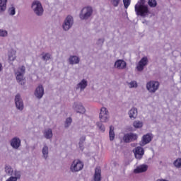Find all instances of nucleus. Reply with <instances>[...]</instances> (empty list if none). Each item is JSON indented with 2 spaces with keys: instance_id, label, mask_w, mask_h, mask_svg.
Returning <instances> with one entry per match:
<instances>
[{
  "instance_id": "obj_1",
  "label": "nucleus",
  "mask_w": 181,
  "mask_h": 181,
  "mask_svg": "<svg viewBox=\"0 0 181 181\" xmlns=\"http://www.w3.org/2000/svg\"><path fill=\"white\" fill-rule=\"evenodd\" d=\"M136 14L138 16H146L149 13L148 6L145 5V0H139L134 6Z\"/></svg>"
},
{
  "instance_id": "obj_2",
  "label": "nucleus",
  "mask_w": 181,
  "mask_h": 181,
  "mask_svg": "<svg viewBox=\"0 0 181 181\" xmlns=\"http://www.w3.org/2000/svg\"><path fill=\"white\" fill-rule=\"evenodd\" d=\"M25 70L26 69L25 68V66H22L18 68V71L16 72V78L18 83H21V86H23L26 83L25 77L23 76Z\"/></svg>"
},
{
  "instance_id": "obj_3",
  "label": "nucleus",
  "mask_w": 181,
  "mask_h": 181,
  "mask_svg": "<svg viewBox=\"0 0 181 181\" xmlns=\"http://www.w3.org/2000/svg\"><path fill=\"white\" fill-rule=\"evenodd\" d=\"M32 8L33 9L35 13L38 16L43 15V7L42 6V4L39 1H33L32 4Z\"/></svg>"
},
{
  "instance_id": "obj_4",
  "label": "nucleus",
  "mask_w": 181,
  "mask_h": 181,
  "mask_svg": "<svg viewBox=\"0 0 181 181\" xmlns=\"http://www.w3.org/2000/svg\"><path fill=\"white\" fill-rule=\"evenodd\" d=\"M84 168V163L80 160H75L71 165V172H80Z\"/></svg>"
},
{
  "instance_id": "obj_5",
  "label": "nucleus",
  "mask_w": 181,
  "mask_h": 181,
  "mask_svg": "<svg viewBox=\"0 0 181 181\" xmlns=\"http://www.w3.org/2000/svg\"><path fill=\"white\" fill-rule=\"evenodd\" d=\"M93 13V8L91 7H85L82 9L80 14V18L82 20L88 19Z\"/></svg>"
},
{
  "instance_id": "obj_6",
  "label": "nucleus",
  "mask_w": 181,
  "mask_h": 181,
  "mask_svg": "<svg viewBox=\"0 0 181 181\" xmlns=\"http://www.w3.org/2000/svg\"><path fill=\"white\" fill-rule=\"evenodd\" d=\"M99 118L102 122H107L108 118H110L108 115V110L105 107L100 109V113L99 115Z\"/></svg>"
},
{
  "instance_id": "obj_7",
  "label": "nucleus",
  "mask_w": 181,
  "mask_h": 181,
  "mask_svg": "<svg viewBox=\"0 0 181 181\" xmlns=\"http://www.w3.org/2000/svg\"><path fill=\"white\" fill-rule=\"evenodd\" d=\"M146 88L150 93H155L159 88V82L150 81L146 84Z\"/></svg>"
},
{
  "instance_id": "obj_8",
  "label": "nucleus",
  "mask_w": 181,
  "mask_h": 181,
  "mask_svg": "<svg viewBox=\"0 0 181 181\" xmlns=\"http://www.w3.org/2000/svg\"><path fill=\"white\" fill-rule=\"evenodd\" d=\"M138 139V134L134 133L127 134L124 136L123 140L126 143L134 142Z\"/></svg>"
},
{
  "instance_id": "obj_9",
  "label": "nucleus",
  "mask_w": 181,
  "mask_h": 181,
  "mask_svg": "<svg viewBox=\"0 0 181 181\" xmlns=\"http://www.w3.org/2000/svg\"><path fill=\"white\" fill-rule=\"evenodd\" d=\"M74 20L73 17L71 16H68L64 21V23L63 24L64 30H69L71 26H73Z\"/></svg>"
},
{
  "instance_id": "obj_10",
  "label": "nucleus",
  "mask_w": 181,
  "mask_h": 181,
  "mask_svg": "<svg viewBox=\"0 0 181 181\" xmlns=\"http://www.w3.org/2000/svg\"><path fill=\"white\" fill-rule=\"evenodd\" d=\"M148 64V58L143 57L139 62L136 69L138 71H142L144 70V67Z\"/></svg>"
},
{
  "instance_id": "obj_11",
  "label": "nucleus",
  "mask_w": 181,
  "mask_h": 181,
  "mask_svg": "<svg viewBox=\"0 0 181 181\" xmlns=\"http://www.w3.org/2000/svg\"><path fill=\"white\" fill-rule=\"evenodd\" d=\"M15 103L18 110H20L21 111H22V110H23V102L22 101V99H21L20 94H17L16 95Z\"/></svg>"
},
{
  "instance_id": "obj_12",
  "label": "nucleus",
  "mask_w": 181,
  "mask_h": 181,
  "mask_svg": "<svg viewBox=\"0 0 181 181\" xmlns=\"http://www.w3.org/2000/svg\"><path fill=\"white\" fill-rule=\"evenodd\" d=\"M44 94H45V89L43 88V86L42 85L38 86V87L35 89V97H37V98H42Z\"/></svg>"
},
{
  "instance_id": "obj_13",
  "label": "nucleus",
  "mask_w": 181,
  "mask_h": 181,
  "mask_svg": "<svg viewBox=\"0 0 181 181\" xmlns=\"http://www.w3.org/2000/svg\"><path fill=\"white\" fill-rule=\"evenodd\" d=\"M115 67L119 70H122L127 67V62L122 59H118L115 63Z\"/></svg>"
},
{
  "instance_id": "obj_14",
  "label": "nucleus",
  "mask_w": 181,
  "mask_h": 181,
  "mask_svg": "<svg viewBox=\"0 0 181 181\" xmlns=\"http://www.w3.org/2000/svg\"><path fill=\"white\" fill-rule=\"evenodd\" d=\"M152 141V136L147 134L143 136L141 143L140 144L141 146H145L147 144H149Z\"/></svg>"
},
{
  "instance_id": "obj_15",
  "label": "nucleus",
  "mask_w": 181,
  "mask_h": 181,
  "mask_svg": "<svg viewBox=\"0 0 181 181\" xmlns=\"http://www.w3.org/2000/svg\"><path fill=\"white\" fill-rule=\"evenodd\" d=\"M144 153L145 151L142 147H136L134 152L136 159H142Z\"/></svg>"
},
{
  "instance_id": "obj_16",
  "label": "nucleus",
  "mask_w": 181,
  "mask_h": 181,
  "mask_svg": "<svg viewBox=\"0 0 181 181\" xmlns=\"http://www.w3.org/2000/svg\"><path fill=\"white\" fill-rule=\"evenodd\" d=\"M11 145L14 149H18L21 146V139L17 137H14L11 141Z\"/></svg>"
},
{
  "instance_id": "obj_17",
  "label": "nucleus",
  "mask_w": 181,
  "mask_h": 181,
  "mask_svg": "<svg viewBox=\"0 0 181 181\" xmlns=\"http://www.w3.org/2000/svg\"><path fill=\"white\" fill-rule=\"evenodd\" d=\"M94 180L101 181V168L100 167H97L95 170Z\"/></svg>"
},
{
  "instance_id": "obj_18",
  "label": "nucleus",
  "mask_w": 181,
  "mask_h": 181,
  "mask_svg": "<svg viewBox=\"0 0 181 181\" xmlns=\"http://www.w3.org/2000/svg\"><path fill=\"white\" fill-rule=\"evenodd\" d=\"M74 108L76 112H79V114H84L86 112V108L81 105H77L74 103Z\"/></svg>"
},
{
  "instance_id": "obj_19",
  "label": "nucleus",
  "mask_w": 181,
  "mask_h": 181,
  "mask_svg": "<svg viewBox=\"0 0 181 181\" xmlns=\"http://www.w3.org/2000/svg\"><path fill=\"white\" fill-rule=\"evenodd\" d=\"M148 170V165H142L134 169V173H142L144 172H146Z\"/></svg>"
},
{
  "instance_id": "obj_20",
  "label": "nucleus",
  "mask_w": 181,
  "mask_h": 181,
  "mask_svg": "<svg viewBox=\"0 0 181 181\" xmlns=\"http://www.w3.org/2000/svg\"><path fill=\"white\" fill-rule=\"evenodd\" d=\"M129 118H131V119H135V118H136V116L138 115V110L136 108H132L129 112Z\"/></svg>"
},
{
  "instance_id": "obj_21",
  "label": "nucleus",
  "mask_w": 181,
  "mask_h": 181,
  "mask_svg": "<svg viewBox=\"0 0 181 181\" xmlns=\"http://www.w3.org/2000/svg\"><path fill=\"white\" fill-rule=\"evenodd\" d=\"M80 62V59L77 56H72L69 58L70 64H77Z\"/></svg>"
},
{
  "instance_id": "obj_22",
  "label": "nucleus",
  "mask_w": 181,
  "mask_h": 181,
  "mask_svg": "<svg viewBox=\"0 0 181 181\" xmlns=\"http://www.w3.org/2000/svg\"><path fill=\"white\" fill-rule=\"evenodd\" d=\"M6 2H8V0H0V12H4L6 10Z\"/></svg>"
},
{
  "instance_id": "obj_23",
  "label": "nucleus",
  "mask_w": 181,
  "mask_h": 181,
  "mask_svg": "<svg viewBox=\"0 0 181 181\" xmlns=\"http://www.w3.org/2000/svg\"><path fill=\"white\" fill-rule=\"evenodd\" d=\"M86 87H87V81H86V79H83L79 83H78L76 88L84 90Z\"/></svg>"
},
{
  "instance_id": "obj_24",
  "label": "nucleus",
  "mask_w": 181,
  "mask_h": 181,
  "mask_svg": "<svg viewBox=\"0 0 181 181\" xmlns=\"http://www.w3.org/2000/svg\"><path fill=\"white\" fill-rule=\"evenodd\" d=\"M110 140L114 141L115 139V133L114 132V127L112 126L110 127V132H109Z\"/></svg>"
},
{
  "instance_id": "obj_25",
  "label": "nucleus",
  "mask_w": 181,
  "mask_h": 181,
  "mask_svg": "<svg viewBox=\"0 0 181 181\" xmlns=\"http://www.w3.org/2000/svg\"><path fill=\"white\" fill-rule=\"evenodd\" d=\"M44 135L47 139H50L53 136V133L52 132V129L46 130L44 133Z\"/></svg>"
},
{
  "instance_id": "obj_26",
  "label": "nucleus",
  "mask_w": 181,
  "mask_h": 181,
  "mask_svg": "<svg viewBox=\"0 0 181 181\" xmlns=\"http://www.w3.org/2000/svg\"><path fill=\"white\" fill-rule=\"evenodd\" d=\"M133 127H134V128H142V127H144V123L139 120H136L133 122Z\"/></svg>"
},
{
  "instance_id": "obj_27",
  "label": "nucleus",
  "mask_w": 181,
  "mask_h": 181,
  "mask_svg": "<svg viewBox=\"0 0 181 181\" xmlns=\"http://www.w3.org/2000/svg\"><path fill=\"white\" fill-rule=\"evenodd\" d=\"M42 154L45 159L47 158V155H49V148L47 146L43 147Z\"/></svg>"
},
{
  "instance_id": "obj_28",
  "label": "nucleus",
  "mask_w": 181,
  "mask_h": 181,
  "mask_svg": "<svg viewBox=\"0 0 181 181\" xmlns=\"http://www.w3.org/2000/svg\"><path fill=\"white\" fill-rule=\"evenodd\" d=\"M15 59H16V52L13 51V53L8 54V60H10V62H13Z\"/></svg>"
},
{
  "instance_id": "obj_29",
  "label": "nucleus",
  "mask_w": 181,
  "mask_h": 181,
  "mask_svg": "<svg viewBox=\"0 0 181 181\" xmlns=\"http://www.w3.org/2000/svg\"><path fill=\"white\" fill-rule=\"evenodd\" d=\"M148 4L151 8H155L158 5V3L156 0H148Z\"/></svg>"
},
{
  "instance_id": "obj_30",
  "label": "nucleus",
  "mask_w": 181,
  "mask_h": 181,
  "mask_svg": "<svg viewBox=\"0 0 181 181\" xmlns=\"http://www.w3.org/2000/svg\"><path fill=\"white\" fill-rule=\"evenodd\" d=\"M174 166L176 168H181V158H177L174 161Z\"/></svg>"
},
{
  "instance_id": "obj_31",
  "label": "nucleus",
  "mask_w": 181,
  "mask_h": 181,
  "mask_svg": "<svg viewBox=\"0 0 181 181\" xmlns=\"http://www.w3.org/2000/svg\"><path fill=\"white\" fill-rule=\"evenodd\" d=\"M123 4L125 9H128V7L131 5V0H123Z\"/></svg>"
},
{
  "instance_id": "obj_32",
  "label": "nucleus",
  "mask_w": 181,
  "mask_h": 181,
  "mask_svg": "<svg viewBox=\"0 0 181 181\" xmlns=\"http://www.w3.org/2000/svg\"><path fill=\"white\" fill-rule=\"evenodd\" d=\"M121 0H110V3L113 5L115 8L119 5V2Z\"/></svg>"
},
{
  "instance_id": "obj_33",
  "label": "nucleus",
  "mask_w": 181,
  "mask_h": 181,
  "mask_svg": "<svg viewBox=\"0 0 181 181\" xmlns=\"http://www.w3.org/2000/svg\"><path fill=\"white\" fill-rule=\"evenodd\" d=\"M129 86L130 88H134L135 87H138V83H136V81H132V82L129 83Z\"/></svg>"
},
{
  "instance_id": "obj_34",
  "label": "nucleus",
  "mask_w": 181,
  "mask_h": 181,
  "mask_svg": "<svg viewBox=\"0 0 181 181\" xmlns=\"http://www.w3.org/2000/svg\"><path fill=\"white\" fill-rule=\"evenodd\" d=\"M71 117L67 118L65 122V127L68 128V127H70V124L72 122Z\"/></svg>"
},
{
  "instance_id": "obj_35",
  "label": "nucleus",
  "mask_w": 181,
  "mask_h": 181,
  "mask_svg": "<svg viewBox=\"0 0 181 181\" xmlns=\"http://www.w3.org/2000/svg\"><path fill=\"white\" fill-rule=\"evenodd\" d=\"M6 173H8V175H12V173L13 172V170L11 166H6Z\"/></svg>"
},
{
  "instance_id": "obj_36",
  "label": "nucleus",
  "mask_w": 181,
  "mask_h": 181,
  "mask_svg": "<svg viewBox=\"0 0 181 181\" xmlns=\"http://www.w3.org/2000/svg\"><path fill=\"white\" fill-rule=\"evenodd\" d=\"M97 126L98 127L99 129L102 131V132H104L105 131V127L101 122H98Z\"/></svg>"
},
{
  "instance_id": "obj_37",
  "label": "nucleus",
  "mask_w": 181,
  "mask_h": 181,
  "mask_svg": "<svg viewBox=\"0 0 181 181\" xmlns=\"http://www.w3.org/2000/svg\"><path fill=\"white\" fill-rule=\"evenodd\" d=\"M0 36L2 37H5V36H8V31L5 30H0Z\"/></svg>"
},
{
  "instance_id": "obj_38",
  "label": "nucleus",
  "mask_w": 181,
  "mask_h": 181,
  "mask_svg": "<svg viewBox=\"0 0 181 181\" xmlns=\"http://www.w3.org/2000/svg\"><path fill=\"white\" fill-rule=\"evenodd\" d=\"M50 57H52V55H50L49 53H47L42 56V59L46 61L50 60Z\"/></svg>"
},
{
  "instance_id": "obj_39",
  "label": "nucleus",
  "mask_w": 181,
  "mask_h": 181,
  "mask_svg": "<svg viewBox=\"0 0 181 181\" xmlns=\"http://www.w3.org/2000/svg\"><path fill=\"white\" fill-rule=\"evenodd\" d=\"M21 177V175H17L16 177H11L6 181H16Z\"/></svg>"
},
{
  "instance_id": "obj_40",
  "label": "nucleus",
  "mask_w": 181,
  "mask_h": 181,
  "mask_svg": "<svg viewBox=\"0 0 181 181\" xmlns=\"http://www.w3.org/2000/svg\"><path fill=\"white\" fill-rule=\"evenodd\" d=\"M8 12H9L10 15H15V13H16L15 7H11L8 9Z\"/></svg>"
},
{
  "instance_id": "obj_41",
  "label": "nucleus",
  "mask_w": 181,
  "mask_h": 181,
  "mask_svg": "<svg viewBox=\"0 0 181 181\" xmlns=\"http://www.w3.org/2000/svg\"><path fill=\"white\" fill-rule=\"evenodd\" d=\"M80 143L79 144H81V142H84V141H86V136H82L80 139Z\"/></svg>"
},
{
  "instance_id": "obj_42",
  "label": "nucleus",
  "mask_w": 181,
  "mask_h": 181,
  "mask_svg": "<svg viewBox=\"0 0 181 181\" xmlns=\"http://www.w3.org/2000/svg\"><path fill=\"white\" fill-rule=\"evenodd\" d=\"M2 71V64L0 63V72Z\"/></svg>"
}]
</instances>
